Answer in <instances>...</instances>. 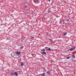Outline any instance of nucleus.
<instances>
[{
    "label": "nucleus",
    "instance_id": "obj_4",
    "mask_svg": "<svg viewBox=\"0 0 76 76\" xmlns=\"http://www.w3.org/2000/svg\"><path fill=\"white\" fill-rule=\"evenodd\" d=\"M67 35V32L64 33L62 34V36H65Z\"/></svg>",
    "mask_w": 76,
    "mask_h": 76
},
{
    "label": "nucleus",
    "instance_id": "obj_5",
    "mask_svg": "<svg viewBox=\"0 0 76 76\" xmlns=\"http://www.w3.org/2000/svg\"><path fill=\"white\" fill-rule=\"evenodd\" d=\"M14 75H15V76H18V73H17V72H15L14 73Z\"/></svg>",
    "mask_w": 76,
    "mask_h": 76
},
{
    "label": "nucleus",
    "instance_id": "obj_11",
    "mask_svg": "<svg viewBox=\"0 0 76 76\" xmlns=\"http://www.w3.org/2000/svg\"><path fill=\"white\" fill-rule=\"evenodd\" d=\"M38 1V0H34V1L35 3H36V2H37Z\"/></svg>",
    "mask_w": 76,
    "mask_h": 76
},
{
    "label": "nucleus",
    "instance_id": "obj_20",
    "mask_svg": "<svg viewBox=\"0 0 76 76\" xmlns=\"http://www.w3.org/2000/svg\"><path fill=\"white\" fill-rule=\"evenodd\" d=\"M49 22H50V20L49 21Z\"/></svg>",
    "mask_w": 76,
    "mask_h": 76
},
{
    "label": "nucleus",
    "instance_id": "obj_8",
    "mask_svg": "<svg viewBox=\"0 0 76 76\" xmlns=\"http://www.w3.org/2000/svg\"><path fill=\"white\" fill-rule=\"evenodd\" d=\"M21 66H23V62H21Z\"/></svg>",
    "mask_w": 76,
    "mask_h": 76
},
{
    "label": "nucleus",
    "instance_id": "obj_21",
    "mask_svg": "<svg viewBox=\"0 0 76 76\" xmlns=\"http://www.w3.org/2000/svg\"><path fill=\"white\" fill-rule=\"evenodd\" d=\"M63 22H64V21H63Z\"/></svg>",
    "mask_w": 76,
    "mask_h": 76
},
{
    "label": "nucleus",
    "instance_id": "obj_2",
    "mask_svg": "<svg viewBox=\"0 0 76 76\" xmlns=\"http://www.w3.org/2000/svg\"><path fill=\"white\" fill-rule=\"evenodd\" d=\"M75 47H74L72 48H71L70 49V50L71 51H73V50H74L75 49Z\"/></svg>",
    "mask_w": 76,
    "mask_h": 76
},
{
    "label": "nucleus",
    "instance_id": "obj_12",
    "mask_svg": "<svg viewBox=\"0 0 76 76\" xmlns=\"http://www.w3.org/2000/svg\"><path fill=\"white\" fill-rule=\"evenodd\" d=\"M72 57L73 58H75V55H72Z\"/></svg>",
    "mask_w": 76,
    "mask_h": 76
},
{
    "label": "nucleus",
    "instance_id": "obj_14",
    "mask_svg": "<svg viewBox=\"0 0 76 76\" xmlns=\"http://www.w3.org/2000/svg\"><path fill=\"white\" fill-rule=\"evenodd\" d=\"M23 46H21V47H20L21 49H23Z\"/></svg>",
    "mask_w": 76,
    "mask_h": 76
},
{
    "label": "nucleus",
    "instance_id": "obj_17",
    "mask_svg": "<svg viewBox=\"0 0 76 76\" xmlns=\"http://www.w3.org/2000/svg\"><path fill=\"white\" fill-rule=\"evenodd\" d=\"M50 41H52V40L51 39H50Z\"/></svg>",
    "mask_w": 76,
    "mask_h": 76
},
{
    "label": "nucleus",
    "instance_id": "obj_6",
    "mask_svg": "<svg viewBox=\"0 0 76 76\" xmlns=\"http://www.w3.org/2000/svg\"><path fill=\"white\" fill-rule=\"evenodd\" d=\"M24 5L25 7H27V6H28V4H27V3H26L24 4Z\"/></svg>",
    "mask_w": 76,
    "mask_h": 76
},
{
    "label": "nucleus",
    "instance_id": "obj_18",
    "mask_svg": "<svg viewBox=\"0 0 76 76\" xmlns=\"http://www.w3.org/2000/svg\"><path fill=\"white\" fill-rule=\"evenodd\" d=\"M49 1H50V0H49Z\"/></svg>",
    "mask_w": 76,
    "mask_h": 76
},
{
    "label": "nucleus",
    "instance_id": "obj_16",
    "mask_svg": "<svg viewBox=\"0 0 76 76\" xmlns=\"http://www.w3.org/2000/svg\"><path fill=\"white\" fill-rule=\"evenodd\" d=\"M34 37H31V38H34Z\"/></svg>",
    "mask_w": 76,
    "mask_h": 76
},
{
    "label": "nucleus",
    "instance_id": "obj_7",
    "mask_svg": "<svg viewBox=\"0 0 76 76\" xmlns=\"http://www.w3.org/2000/svg\"><path fill=\"white\" fill-rule=\"evenodd\" d=\"M46 50H48V51H50V50H51V48H48V49L46 48Z\"/></svg>",
    "mask_w": 76,
    "mask_h": 76
},
{
    "label": "nucleus",
    "instance_id": "obj_15",
    "mask_svg": "<svg viewBox=\"0 0 76 76\" xmlns=\"http://www.w3.org/2000/svg\"><path fill=\"white\" fill-rule=\"evenodd\" d=\"M11 75H14V74H13V73H11Z\"/></svg>",
    "mask_w": 76,
    "mask_h": 76
},
{
    "label": "nucleus",
    "instance_id": "obj_9",
    "mask_svg": "<svg viewBox=\"0 0 76 76\" xmlns=\"http://www.w3.org/2000/svg\"><path fill=\"white\" fill-rule=\"evenodd\" d=\"M47 74L48 75H50V71H48L47 72Z\"/></svg>",
    "mask_w": 76,
    "mask_h": 76
},
{
    "label": "nucleus",
    "instance_id": "obj_19",
    "mask_svg": "<svg viewBox=\"0 0 76 76\" xmlns=\"http://www.w3.org/2000/svg\"><path fill=\"white\" fill-rule=\"evenodd\" d=\"M32 55H34V54H32Z\"/></svg>",
    "mask_w": 76,
    "mask_h": 76
},
{
    "label": "nucleus",
    "instance_id": "obj_1",
    "mask_svg": "<svg viewBox=\"0 0 76 76\" xmlns=\"http://www.w3.org/2000/svg\"><path fill=\"white\" fill-rule=\"evenodd\" d=\"M41 54H46V52H45V49H43L42 50H41Z\"/></svg>",
    "mask_w": 76,
    "mask_h": 76
},
{
    "label": "nucleus",
    "instance_id": "obj_3",
    "mask_svg": "<svg viewBox=\"0 0 76 76\" xmlns=\"http://www.w3.org/2000/svg\"><path fill=\"white\" fill-rule=\"evenodd\" d=\"M15 53H16V54H17V55H20V52H18V51H17Z\"/></svg>",
    "mask_w": 76,
    "mask_h": 76
},
{
    "label": "nucleus",
    "instance_id": "obj_13",
    "mask_svg": "<svg viewBox=\"0 0 76 76\" xmlns=\"http://www.w3.org/2000/svg\"><path fill=\"white\" fill-rule=\"evenodd\" d=\"M70 58V56H68L66 57V59H69Z\"/></svg>",
    "mask_w": 76,
    "mask_h": 76
},
{
    "label": "nucleus",
    "instance_id": "obj_10",
    "mask_svg": "<svg viewBox=\"0 0 76 76\" xmlns=\"http://www.w3.org/2000/svg\"><path fill=\"white\" fill-rule=\"evenodd\" d=\"M45 73H44L43 74L41 75L42 76H45Z\"/></svg>",
    "mask_w": 76,
    "mask_h": 76
}]
</instances>
